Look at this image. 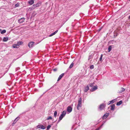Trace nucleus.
<instances>
[{
	"instance_id": "1",
	"label": "nucleus",
	"mask_w": 130,
	"mask_h": 130,
	"mask_svg": "<svg viewBox=\"0 0 130 130\" xmlns=\"http://www.w3.org/2000/svg\"><path fill=\"white\" fill-rule=\"evenodd\" d=\"M66 113V111H63L62 113L60 116L59 117V119L58 120V121H60L61 120L63 117H64L65 116Z\"/></svg>"
},
{
	"instance_id": "2",
	"label": "nucleus",
	"mask_w": 130,
	"mask_h": 130,
	"mask_svg": "<svg viewBox=\"0 0 130 130\" xmlns=\"http://www.w3.org/2000/svg\"><path fill=\"white\" fill-rule=\"evenodd\" d=\"M82 101L81 98H80L78 100V104L77 106V109L78 110L82 106Z\"/></svg>"
},
{
	"instance_id": "3",
	"label": "nucleus",
	"mask_w": 130,
	"mask_h": 130,
	"mask_svg": "<svg viewBox=\"0 0 130 130\" xmlns=\"http://www.w3.org/2000/svg\"><path fill=\"white\" fill-rule=\"evenodd\" d=\"M105 106L106 105L105 104H102L100 105L99 107V109L101 110H102L103 109L105 108Z\"/></svg>"
},
{
	"instance_id": "4",
	"label": "nucleus",
	"mask_w": 130,
	"mask_h": 130,
	"mask_svg": "<svg viewBox=\"0 0 130 130\" xmlns=\"http://www.w3.org/2000/svg\"><path fill=\"white\" fill-rule=\"evenodd\" d=\"M35 42H30L28 44V46L29 48H31L34 45V44Z\"/></svg>"
},
{
	"instance_id": "5",
	"label": "nucleus",
	"mask_w": 130,
	"mask_h": 130,
	"mask_svg": "<svg viewBox=\"0 0 130 130\" xmlns=\"http://www.w3.org/2000/svg\"><path fill=\"white\" fill-rule=\"evenodd\" d=\"M98 89V86H94L90 90L91 91L93 92L95 90Z\"/></svg>"
},
{
	"instance_id": "6",
	"label": "nucleus",
	"mask_w": 130,
	"mask_h": 130,
	"mask_svg": "<svg viewBox=\"0 0 130 130\" xmlns=\"http://www.w3.org/2000/svg\"><path fill=\"white\" fill-rule=\"evenodd\" d=\"M37 127L39 128H40L42 129H44L45 128V127L42 125H37Z\"/></svg>"
},
{
	"instance_id": "7",
	"label": "nucleus",
	"mask_w": 130,
	"mask_h": 130,
	"mask_svg": "<svg viewBox=\"0 0 130 130\" xmlns=\"http://www.w3.org/2000/svg\"><path fill=\"white\" fill-rule=\"evenodd\" d=\"M67 111L69 113L70 112L72 111V108L70 106H69L67 108Z\"/></svg>"
},
{
	"instance_id": "8",
	"label": "nucleus",
	"mask_w": 130,
	"mask_h": 130,
	"mask_svg": "<svg viewBox=\"0 0 130 130\" xmlns=\"http://www.w3.org/2000/svg\"><path fill=\"white\" fill-rule=\"evenodd\" d=\"M109 113H106L103 116L102 119H104L106 118L109 116Z\"/></svg>"
},
{
	"instance_id": "9",
	"label": "nucleus",
	"mask_w": 130,
	"mask_h": 130,
	"mask_svg": "<svg viewBox=\"0 0 130 130\" xmlns=\"http://www.w3.org/2000/svg\"><path fill=\"white\" fill-rule=\"evenodd\" d=\"M24 20L25 19L24 18H22L18 20V22L19 23H22L24 22Z\"/></svg>"
},
{
	"instance_id": "10",
	"label": "nucleus",
	"mask_w": 130,
	"mask_h": 130,
	"mask_svg": "<svg viewBox=\"0 0 130 130\" xmlns=\"http://www.w3.org/2000/svg\"><path fill=\"white\" fill-rule=\"evenodd\" d=\"M116 101V99H114V100H112L109 101L108 103V104L109 105L110 104L114 103Z\"/></svg>"
},
{
	"instance_id": "11",
	"label": "nucleus",
	"mask_w": 130,
	"mask_h": 130,
	"mask_svg": "<svg viewBox=\"0 0 130 130\" xmlns=\"http://www.w3.org/2000/svg\"><path fill=\"white\" fill-rule=\"evenodd\" d=\"M41 5V3H38L36 5H34L33 6L34 7H38L39 6Z\"/></svg>"
},
{
	"instance_id": "12",
	"label": "nucleus",
	"mask_w": 130,
	"mask_h": 130,
	"mask_svg": "<svg viewBox=\"0 0 130 130\" xmlns=\"http://www.w3.org/2000/svg\"><path fill=\"white\" fill-rule=\"evenodd\" d=\"M20 117H17L14 120L13 123V124H15L16 122L19 119Z\"/></svg>"
},
{
	"instance_id": "13",
	"label": "nucleus",
	"mask_w": 130,
	"mask_h": 130,
	"mask_svg": "<svg viewBox=\"0 0 130 130\" xmlns=\"http://www.w3.org/2000/svg\"><path fill=\"white\" fill-rule=\"evenodd\" d=\"M64 75V73H62L61 75H60L59 76L57 81H58L60 80L61 78Z\"/></svg>"
},
{
	"instance_id": "14",
	"label": "nucleus",
	"mask_w": 130,
	"mask_h": 130,
	"mask_svg": "<svg viewBox=\"0 0 130 130\" xmlns=\"http://www.w3.org/2000/svg\"><path fill=\"white\" fill-rule=\"evenodd\" d=\"M106 121H104L103 122V124L99 128H96V129L95 130H99L100 129H101L102 127V126L104 124V123L106 122Z\"/></svg>"
},
{
	"instance_id": "15",
	"label": "nucleus",
	"mask_w": 130,
	"mask_h": 130,
	"mask_svg": "<svg viewBox=\"0 0 130 130\" xmlns=\"http://www.w3.org/2000/svg\"><path fill=\"white\" fill-rule=\"evenodd\" d=\"M89 89V87L88 86H87L85 88L84 91L85 92H86Z\"/></svg>"
},
{
	"instance_id": "16",
	"label": "nucleus",
	"mask_w": 130,
	"mask_h": 130,
	"mask_svg": "<svg viewBox=\"0 0 130 130\" xmlns=\"http://www.w3.org/2000/svg\"><path fill=\"white\" fill-rule=\"evenodd\" d=\"M58 31V30H56L55 31V32L52 33L49 36V37H51L53 36V35H55V34H56Z\"/></svg>"
},
{
	"instance_id": "17",
	"label": "nucleus",
	"mask_w": 130,
	"mask_h": 130,
	"mask_svg": "<svg viewBox=\"0 0 130 130\" xmlns=\"http://www.w3.org/2000/svg\"><path fill=\"white\" fill-rule=\"evenodd\" d=\"M29 4L31 5L32 4L34 3V1L33 0H31L28 2Z\"/></svg>"
},
{
	"instance_id": "18",
	"label": "nucleus",
	"mask_w": 130,
	"mask_h": 130,
	"mask_svg": "<svg viewBox=\"0 0 130 130\" xmlns=\"http://www.w3.org/2000/svg\"><path fill=\"white\" fill-rule=\"evenodd\" d=\"M19 45L18 44H14L13 45V47L14 48H18L19 47Z\"/></svg>"
},
{
	"instance_id": "19",
	"label": "nucleus",
	"mask_w": 130,
	"mask_h": 130,
	"mask_svg": "<svg viewBox=\"0 0 130 130\" xmlns=\"http://www.w3.org/2000/svg\"><path fill=\"white\" fill-rule=\"evenodd\" d=\"M125 90V89L123 88H121V90L119 91L118 92L119 93H121Z\"/></svg>"
},
{
	"instance_id": "20",
	"label": "nucleus",
	"mask_w": 130,
	"mask_h": 130,
	"mask_svg": "<svg viewBox=\"0 0 130 130\" xmlns=\"http://www.w3.org/2000/svg\"><path fill=\"white\" fill-rule=\"evenodd\" d=\"M122 103V101H120L119 102H118L117 103L116 105L117 106H119Z\"/></svg>"
},
{
	"instance_id": "21",
	"label": "nucleus",
	"mask_w": 130,
	"mask_h": 130,
	"mask_svg": "<svg viewBox=\"0 0 130 130\" xmlns=\"http://www.w3.org/2000/svg\"><path fill=\"white\" fill-rule=\"evenodd\" d=\"M111 110H113L115 109V105L114 104L112 105H111Z\"/></svg>"
},
{
	"instance_id": "22",
	"label": "nucleus",
	"mask_w": 130,
	"mask_h": 130,
	"mask_svg": "<svg viewBox=\"0 0 130 130\" xmlns=\"http://www.w3.org/2000/svg\"><path fill=\"white\" fill-rule=\"evenodd\" d=\"M93 55H90L89 56L88 59L89 60L91 59H91L93 58Z\"/></svg>"
},
{
	"instance_id": "23",
	"label": "nucleus",
	"mask_w": 130,
	"mask_h": 130,
	"mask_svg": "<svg viewBox=\"0 0 130 130\" xmlns=\"http://www.w3.org/2000/svg\"><path fill=\"white\" fill-rule=\"evenodd\" d=\"M8 40V38L4 37L3 39V40L4 41H6Z\"/></svg>"
},
{
	"instance_id": "24",
	"label": "nucleus",
	"mask_w": 130,
	"mask_h": 130,
	"mask_svg": "<svg viewBox=\"0 0 130 130\" xmlns=\"http://www.w3.org/2000/svg\"><path fill=\"white\" fill-rule=\"evenodd\" d=\"M111 46V45H110L108 49V52H109L111 51L112 48Z\"/></svg>"
},
{
	"instance_id": "25",
	"label": "nucleus",
	"mask_w": 130,
	"mask_h": 130,
	"mask_svg": "<svg viewBox=\"0 0 130 130\" xmlns=\"http://www.w3.org/2000/svg\"><path fill=\"white\" fill-rule=\"evenodd\" d=\"M57 112L56 111H55L54 113V116L55 118H56L57 116Z\"/></svg>"
},
{
	"instance_id": "26",
	"label": "nucleus",
	"mask_w": 130,
	"mask_h": 130,
	"mask_svg": "<svg viewBox=\"0 0 130 130\" xmlns=\"http://www.w3.org/2000/svg\"><path fill=\"white\" fill-rule=\"evenodd\" d=\"M6 32V31L5 30H2L1 32V33L2 34H4Z\"/></svg>"
},
{
	"instance_id": "27",
	"label": "nucleus",
	"mask_w": 130,
	"mask_h": 130,
	"mask_svg": "<svg viewBox=\"0 0 130 130\" xmlns=\"http://www.w3.org/2000/svg\"><path fill=\"white\" fill-rule=\"evenodd\" d=\"M52 118L51 116H49L47 117L46 119V120H52Z\"/></svg>"
},
{
	"instance_id": "28",
	"label": "nucleus",
	"mask_w": 130,
	"mask_h": 130,
	"mask_svg": "<svg viewBox=\"0 0 130 130\" xmlns=\"http://www.w3.org/2000/svg\"><path fill=\"white\" fill-rule=\"evenodd\" d=\"M73 65H74V63H73V62H72L70 64L69 68H72L73 67Z\"/></svg>"
},
{
	"instance_id": "29",
	"label": "nucleus",
	"mask_w": 130,
	"mask_h": 130,
	"mask_svg": "<svg viewBox=\"0 0 130 130\" xmlns=\"http://www.w3.org/2000/svg\"><path fill=\"white\" fill-rule=\"evenodd\" d=\"M23 43V42L22 41H20L18 42L17 44L19 45H21Z\"/></svg>"
},
{
	"instance_id": "30",
	"label": "nucleus",
	"mask_w": 130,
	"mask_h": 130,
	"mask_svg": "<svg viewBox=\"0 0 130 130\" xmlns=\"http://www.w3.org/2000/svg\"><path fill=\"white\" fill-rule=\"evenodd\" d=\"M52 125V124L51 125H48L47 127V130L51 128V125Z\"/></svg>"
},
{
	"instance_id": "31",
	"label": "nucleus",
	"mask_w": 130,
	"mask_h": 130,
	"mask_svg": "<svg viewBox=\"0 0 130 130\" xmlns=\"http://www.w3.org/2000/svg\"><path fill=\"white\" fill-rule=\"evenodd\" d=\"M94 68V66L93 65H91L90 66V68L91 69H92Z\"/></svg>"
},
{
	"instance_id": "32",
	"label": "nucleus",
	"mask_w": 130,
	"mask_h": 130,
	"mask_svg": "<svg viewBox=\"0 0 130 130\" xmlns=\"http://www.w3.org/2000/svg\"><path fill=\"white\" fill-rule=\"evenodd\" d=\"M19 6V3H17L15 4V7L16 8L17 7H18Z\"/></svg>"
},
{
	"instance_id": "33",
	"label": "nucleus",
	"mask_w": 130,
	"mask_h": 130,
	"mask_svg": "<svg viewBox=\"0 0 130 130\" xmlns=\"http://www.w3.org/2000/svg\"><path fill=\"white\" fill-rule=\"evenodd\" d=\"M102 56H103L102 54H101V57H100V59H99V60L100 61L102 60Z\"/></svg>"
},
{
	"instance_id": "34",
	"label": "nucleus",
	"mask_w": 130,
	"mask_h": 130,
	"mask_svg": "<svg viewBox=\"0 0 130 130\" xmlns=\"http://www.w3.org/2000/svg\"><path fill=\"white\" fill-rule=\"evenodd\" d=\"M93 83H92V84H90L89 86L90 87H92L93 86Z\"/></svg>"
},
{
	"instance_id": "35",
	"label": "nucleus",
	"mask_w": 130,
	"mask_h": 130,
	"mask_svg": "<svg viewBox=\"0 0 130 130\" xmlns=\"http://www.w3.org/2000/svg\"><path fill=\"white\" fill-rule=\"evenodd\" d=\"M57 69L56 68H55L53 69L54 71H57Z\"/></svg>"
},
{
	"instance_id": "36",
	"label": "nucleus",
	"mask_w": 130,
	"mask_h": 130,
	"mask_svg": "<svg viewBox=\"0 0 130 130\" xmlns=\"http://www.w3.org/2000/svg\"><path fill=\"white\" fill-rule=\"evenodd\" d=\"M128 18L129 19V20H130V15L129 16V17H128Z\"/></svg>"
},
{
	"instance_id": "37",
	"label": "nucleus",
	"mask_w": 130,
	"mask_h": 130,
	"mask_svg": "<svg viewBox=\"0 0 130 130\" xmlns=\"http://www.w3.org/2000/svg\"><path fill=\"white\" fill-rule=\"evenodd\" d=\"M2 30V29H0V31H1Z\"/></svg>"
},
{
	"instance_id": "38",
	"label": "nucleus",
	"mask_w": 130,
	"mask_h": 130,
	"mask_svg": "<svg viewBox=\"0 0 130 130\" xmlns=\"http://www.w3.org/2000/svg\"><path fill=\"white\" fill-rule=\"evenodd\" d=\"M129 0L130 1V0Z\"/></svg>"
}]
</instances>
